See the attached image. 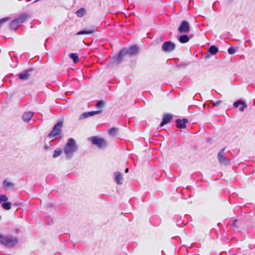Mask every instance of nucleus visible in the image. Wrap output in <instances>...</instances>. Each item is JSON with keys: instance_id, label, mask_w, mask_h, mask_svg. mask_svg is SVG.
Returning <instances> with one entry per match:
<instances>
[{"instance_id": "f704fd0d", "label": "nucleus", "mask_w": 255, "mask_h": 255, "mask_svg": "<svg viewBox=\"0 0 255 255\" xmlns=\"http://www.w3.org/2000/svg\"><path fill=\"white\" fill-rule=\"evenodd\" d=\"M47 42V40H45V42L44 43V45H46V42Z\"/></svg>"}, {"instance_id": "39448f33", "label": "nucleus", "mask_w": 255, "mask_h": 255, "mask_svg": "<svg viewBox=\"0 0 255 255\" xmlns=\"http://www.w3.org/2000/svg\"><path fill=\"white\" fill-rule=\"evenodd\" d=\"M124 51V53L126 55H129L130 57H133L137 55L139 53V49L138 47L133 45L130 46L129 48H124L123 49Z\"/></svg>"}, {"instance_id": "c85d7f7f", "label": "nucleus", "mask_w": 255, "mask_h": 255, "mask_svg": "<svg viewBox=\"0 0 255 255\" xmlns=\"http://www.w3.org/2000/svg\"><path fill=\"white\" fill-rule=\"evenodd\" d=\"M117 132V129L115 128H111L109 130V133L110 134L113 135L115 134Z\"/></svg>"}, {"instance_id": "f257e3e1", "label": "nucleus", "mask_w": 255, "mask_h": 255, "mask_svg": "<svg viewBox=\"0 0 255 255\" xmlns=\"http://www.w3.org/2000/svg\"><path fill=\"white\" fill-rule=\"evenodd\" d=\"M78 149V146L76 144L75 140L73 138H70L68 139L63 150L67 158L70 159L72 157L74 153L77 151Z\"/></svg>"}, {"instance_id": "a878e982", "label": "nucleus", "mask_w": 255, "mask_h": 255, "mask_svg": "<svg viewBox=\"0 0 255 255\" xmlns=\"http://www.w3.org/2000/svg\"><path fill=\"white\" fill-rule=\"evenodd\" d=\"M104 106V102L101 100L99 101L96 104V108L98 109L102 108Z\"/></svg>"}, {"instance_id": "2f4dec72", "label": "nucleus", "mask_w": 255, "mask_h": 255, "mask_svg": "<svg viewBox=\"0 0 255 255\" xmlns=\"http://www.w3.org/2000/svg\"><path fill=\"white\" fill-rule=\"evenodd\" d=\"M49 148V146L48 145H45V149L47 150L48 148Z\"/></svg>"}, {"instance_id": "cd10ccee", "label": "nucleus", "mask_w": 255, "mask_h": 255, "mask_svg": "<svg viewBox=\"0 0 255 255\" xmlns=\"http://www.w3.org/2000/svg\"><path fill=\"white\" fill-rule=\"evenodd\" d=\"M236 52V49H235V47H230L228 49V52L229 53V54H234L235 53V52Z\"/></svg>"}, {"instance_id": "393cba45", "label": "nucleus", "mask_w": 255, "mask_h": 255, "mask_svg": "<svg viewBox=\"0 0 255 255\" xmlns=\"http://www.w3.org/2000/svg\"><path fill=\"white\" fill-rule=\"evenodd\" d=\"M2 207L7 210L11 209V204L10 202H6L2 204Z\"/></svg>"}, {"instance_id": "aec40b11", "label": "nucleus", "mask_w": 255, "mask_h": 255, "mask_svg": "<svg viewBox=\"0 0 255 255\" xmlns=\"http://www.w3.org/2000/svg\"><path fill=\"white\" fill-rule=\"evenodd\" d=\"M218 51V48L215 46H211L208 49V52L212 55L216 54Z\"/></svg>"}, {"instance_id": "f3484780", "label": "nucleus", "mask_w": 255, "mask_h": 255, "mask_svg": "<svg viewBox=\"0 0 255 255\" xmlns=\"http://www.w3.org/2000/svg\"><path fill=\"white\" fill-rule=\"evenodd\" d=\"M115 181L118 184H123V178L121 172H117L115 173Z\"/></svg>"}, {"instance_id": "6ab92c4d", "label": "nucleus", "mask_w": 255, "mask_h": 255, "mask_svg": "<svg viewBox=\"0 0 255 255\" xmlns=\"http://www.w3.org/2000/svg\"><path fill=\"white\" fill-rule=\"evenodd\" d=\"M179 41L181 43H185L190 40L189 36L187 35H182L178 37Z\"/></svg>"}, {"instance_id": "0eeeda50", "label": "nucleus", "mask_w": 255, "mask_h": 255, "mask_svg": "<svg viewBox=\"0 0 255 255\" xmlns=\"http://www.w3.org/2000/svg\"><path fill=\"white\" fill-rule=\"evenodd\" d=\"M91 140L93 144L96 145L100 148L105 147L107 146V142L104 139L96 136L92 137Z\"/></svg>"}, {"instance_id": "2eb2a0df", "label": "nucleus", "mask_w": 255, "mask_h": 255, "mask_svg": "<svg viewBox=\"0 0 255 255\" xmlns=\"http://www.w3.org/2000/svg\"><path fill=\"white\" fill-rule=\"evenodd\" d=\"M34 113L33 112H26L23 113L22 116V119L24 122L27 123L30 121Z\"/></svg>"}, {"instance_id": "bb28decb", "label": "nucleus", "mask_w": 255, "mask_h": 255, "mask_svg": "<svg viewBox=\"0 0 255 255\" xmlns=\"http://www.w3.org/2000/svg\"><path fill=\"white\" fill-rule=\"evenodd\" d=\"M8 200V198L5 195H0V203L2 202H6Z\"/></svg>"}, {"instance_id": "1a4fd4ad", "label": "nucleus", "mask_w": 255, "mask_h": 255, "mask_svg": "<svg viewBox=\"0 0 255 255\" xmlns=\"http://www.w3.org/2000/svg\"><path fill=\"white\" fill-rule=\"evenodd\" d=\"M175 48V44L170 41L165 42L162 46V50L164 52H170L173 51Z\"/></svg>"}, {"instance_id": "72a5a7b5", "label": "nucleus", "mask_w": 255, "mask_h": 255, "mask_svg": "<svg viewBox=\"0 0 255 255\" xmlns=\"http://www.w3.org/2000/svg\"><path fill=\"white\" fill-rule=\"evenodd\" d=\"M159 40L160 41H162V39H161V38H160L159 39Z\"/></svg>"}, {"instance_id": "f8f14e48", "label": "nucleus", "mask_w": 255, "mask_h": 255, "mask_svg": "<svg viewBox=\"0 0 255 255\" xmlns=\"http://www.w3.org/2000/svg\"><path fill=\"white\" fill-rule=\"evenodd\" d=\"M188 122L187 119H183L182 120L178 119L175 120L176 126L178 128L184 129L186 128V124Z\"/></svg>"}, {"instance_id": "9d476101", "label": "nucleus", "mask_w": 255, "mask_h": 255, "mask_svg": "<svg viewBox=\"0 0 255 255\" xmlns=\"http://www.w3.org/2000/svg\"><path fill=\"white\" fill-rule=\"evenodd\" d=\"M178 31L180 33H188L190 31V25L188 21L183 20L178 28Z\"/></svg>"}, {"instance_id": "4be33fe9", "label": "nucleus", "mask_w": 255, "mask_h": 255, "mask_svg": "<svg viewBox=\"0 0 255 255\" xmlns=\"http://www.w3.org/2000/svg\"><path fill=\"white\" fill-rule=\"evenodd\" d=\"M3 184V186L6 188H13L14 186V184L13 183L8 182L7 179L4 180Z\"/></svg>"}, {"instance_id": "4468645a", "label": "nucleus", "mask_w": 255, "mask_h": 255, "mask_svg": "<svg viewBox=\"0 0 255 255\" xmlns=\"http://www.w3.org/2000/svg\"><path fill=\"white\" fill-rule=\"evenodd\" d=\"M173 116L171 114H164L163 116L162 121L161 122L160 126L163 127L164 125L168 124L172 119Z\"/></svg>"}, {"instance_id": "7c9ffc66", "label": "nucleus", "mask_w": 255, "mask_h": 255, "mask_svg": "<svg viewBox=\"0 0 255 255\" xmlns=\"http://www.w3.org/2000/svg\"><path fill=\"white\" fill-rule=\"evenodd\" d=\"M237 221H237V220H236H236H234L233 221V224H232L233 228H234L235 227H236V226H237Z\"/></svg>"}, {"instance_id": "412c9836", "label": "nucleus", "mask_w": 255, "mask_h": 255, "mask_svg": "<svg viewBox=\"0 0 255 255\" xmlns=\"http://www.w3.org/2000/svg\"><path fill=\"white\" fill-rule=\"evenodd\" d=\"M69 57L73 60V61L74 63H77L79 60L78 55L76 53H70L69 55Z\"/></svg>"}, {"instance_id": "473e14b6", "label": "nucleus", "mask_w": 255, "mask_h": 255, "mask_svg": "<svg viewBox=\"0 0 255 255\" xmlns=\"http://www.w3.org/2000/svg\"><path fill=\"white\" fill-rule=\"evenodd\" d=\"M125 172H126V173H128V168H126V169H125Z\"/></svg>"}, {"instance_id": "20e7f679", "label": "nucleus", "mask_w": 255, "mask_h": 255, "mask_svg": "<svg viewBox=\"0 0 255 255\" xmlns=\"http://www.w3.org/2000/svg\"><path fill=\"white\" fill-rule=\"evenodd\" d=\"M28 18L26 14H22L13 20L10 23V28L12 30L17 29L23 23L26 21Z\"/></svg>"}, {"instance_id": "a211bd4d", "label": "nucleus", "mask_w": 255, "mask_h": 255, "mask_svg": "<svg viewBox=\"0 0 255 255\" xmlns=\"http://www.w3.org/2000/svg\"><path fill=\"white\" fill-rule=\"evenodd\" d=\"M95 31V29H90L89 30L84 29L80 30L77 33V35L90 34H92Z\"/></svg>"}, {"instance_id": "6e6552de", "label": "nucleus", "mask_w": 255, "mask_h": 255, "mask_svg": "<svg viewBox=\"0 0 255 255\" xmlns=\"http://www.w3.org/2000/svg\"><path fill=\"white\" fill-rule=\"evenodd\" d=\"M225 149V148H223L220 150L218 154V158L221 164L227 165L230 163L231 159L224 156Z\"/></svg>"}, {"instance_id": "5701e85b", "label": "nucleus", "mask_w": 255, "mask_h": 255, "mask_svg": "<svg viewBox=\"0 0 255 255\" xmlns=\"http://www.w3.org/2000/svg\"><path fill=\"white\" fill-rule=\"evenodd\" d=\"M77 16L79 17H83L85 14V9L84 8H81L76 12Z\"/></svg>"}, {"instance_id": "dca6fc26", "label": "nucleus", "mask_w": 255, "mask_h": 255, "mask_svg": "<svg viewBox=\"0 0 255 255\" xmlns=\"http://www.w3.org/2000/svg\"><path fill=\"white\" fill-rule=\"evenodd\" d=\"M240 105H241V107L239 108V111L241 112H243L245 109L247 107L246 103L241 100H238L234 103V106L236 108L239 107Z\"/></svg>"}, {"instance_id": "7ed1b4c3", "label": "nucleus", "mask_w": 255, "mask_h": 255, "mask_svg": "<svg viewBox=\"0 0 255 255\" xmlns=\"http://www.w3.org/2000/svg\"><path fill=\"white\" fill-rule=\"evenodd\" d=\"M18 242V240L16 237L11 236H4L2 235H0V243L7 248L15 247Z\"/></svg>"}, {"instance_id": "9b49d317", "label": "nucleus", "mask_w": 255, "mask_h": 255, "mask_svg": "<svg viewBox=\"0 0 255 255\" xmlns=\"http://www.w3.org/2000/svg\"><path fill=\"white\" fill-rule=\"evenodd\" d=\"M101 112L102 111L101 110H99V111H91V112H85L81 115V116L79 117V119L80 120H83V119H85L88 117H92L94 115L99 114L101 113Z\"/></svg>"}, {"instance_id": "c756f323", "label": "nucleus", "mask_w": 255, "mask_h": 255, "mask_svg": "<svg viewBox=\"0 0 255 255\" xmlns=\"http://www.w3.org/2000/svg\"><path fill=\"white\" fill-rule=\"evenodd\" d=\"M221 103V101L220 100H218L216 101V102L213 103V105L214 106H218L220 103Z\"/></svg>"}, {"instance_id": "b1692460", "label": "nucleus", "mask_w": 255, "mask_h": 255, "mask_svg": "<svg viewBox=\"0 0 255 255\" xmlns=\"http://www.w3.org/2000/svg\"><path fill=\"white\" fill-rule=\"evenodd\" d=\"M62 152V149L60 148H58L55 150L54 153L53 154V158H56L60 156Z\"/></svg>"}, {"instance_id": "f03ea898", "label": "nucleus", "mask_w": 255, "mask_h": 255, "mask_svg": "<svg viewBox=\"0 0 255 255\" xmlns=\"http://www.w3.org/2000/svg\"><path fill=\"white\" fill-rule=\"evenodd\" d=\"M63 121H59L53 127L52 130L49 133L47 137L49 138H53L51 141H53L59 138H62V128L63 127Z\"/></svg>"}, {"instance_id": "423d86ee", "label": "nucleus", "mask_w": 255, "mask_h": 255, "mask_svg": "<svg viewBox=\"0 0 255 255\" xmlns=\"http://www.w3.org/2000/svg\"><path fill=\"white\" fill-rule=\"evenodd\" d=\"M125 56L124 51L122 49L117 55L112 58L111 63L116 65H119L123 62Z\"/></svg>"}, {"instance_id": "ddd939ff", "label": "nucleus", "mask_w": 255, "mask_h": 255, "mask_svg": "<svg viewBox=\"0 0 255 255\" xmlns=\"http://www.w3.org/2000/svg\"><path fill=\"white\" fill-rule=\"evenodd\" d=\"M32 70L31 69H29L28 70H25L24 72L20 73L18 74V78L20 80L26 81L27 80L30 75V72H32Z\"/></svg>"}]
</instances>
